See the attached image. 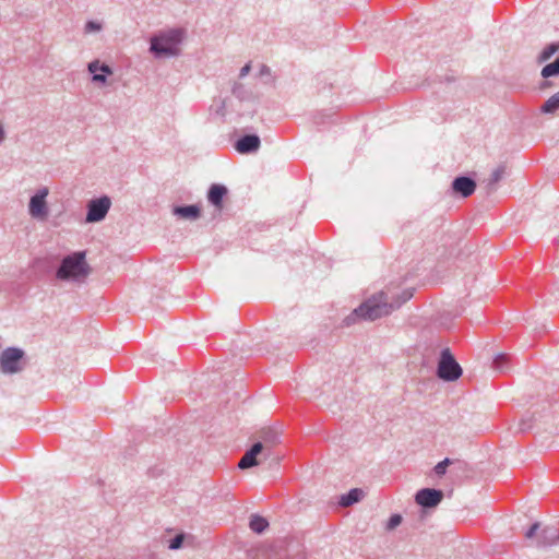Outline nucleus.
<instances>
[{
    "instance_id": "1",
    "label": "nucleus",
    "mask_w": 559,
    "mask_h": 559,
    "mask_svg": "<svg viewBox=\"0 0 559 559\" xmlns=\"http://www.w3.org/2000/svg\"><path fill=\"white\" fill-rule=\"evenodd\" d=\"M412 297V290L405 289L395 301L389 302L388 294L379 292L365 300L348 317H346L345 324L350 325L355 323L357 319L374 321L381 317L390 314L394 309L400 308Z\"/></svg>"
},
{
    "instance_id": "34",
    "label": "nucleus",
    "mask_w": 559,
    "mask_h": 559,
    "mask_svg": "<svg viewBox=\"0 0 559 559\" xmlns=\"http://www.w3.org/2000/svg\"><path fill=\"white\" fill-rule=\"evenodd\" d=\"M259 74H260L261 76H263V75H270V74H271V69H270V67H267L266 64H262V66L260 67Z\"/></svg>"
},
{
    "instance_id": "37",
    "label": "nucleus",
    "mask_w": 559,
    "mask_h": 559,
    "mask_svg": "<svg viewBox=\"0 0 559 559\" xmlns=\"http://www.w3.org/2000/svg\"><path fill=\"white\" fill-rule=\"evenodd\" d=\"M5 139V131H4V128L2 126V123L0 122V143H2Z\"/></svg>"
},
{
    "instance_id": "22",
    "label": "nucleus",
    "mask_w": 559,
    "mask_h": 559,
    "mask_svg": "<svg viewBox=\"0 0 559 559\" xmlns=\"http://www.w3.org/2000/svg\"><path fill=\"white\" fill-rule=\"evenodd\" d=\"M233 95L239 100L243 102L249 98V92L246 90L245 85L236 82L231 88Z\"/></svg>"
},
{
    "instance_id": "28",
    "label": "nucleus",
    "mask_w": 559,
    "mask_h": 559,
    "mask_svg": "<svg viewBox=\"0 0 559 559\" xmlns=\"http://www.w3.org/2000/svg\"><path fill=\"white\" fill-rule=\"evenodd\" d=\"M102 24L96 21H87L84 26L85 33L99 32L102 29Z\"/></svg>"
},
{
    "instance_id": "11",
    "label": "nucleus",
    "mask_w": 559,
    "mask_h": 559,
    "mask_svg": "<svg viewBox=\"0 0 559 559\" xmlns=\"http://www.w3.org/2000/svg\"><path fill=\"white\" fill-rule=\"evenodd\" d=\"M263 451L262 442H255L249 450L246 451L243 456L238 463L240 469H246L258 465L257 456Z\"/></svg>"
},
{
    "instance_id": "23",
    "label": "nucleus",
    "mask_w": 559,
    "mask_h": 559,
    "mask_svg": "<svg viewBox=\"0 0 559 559\" xmlns=\"http://www.w3.org/2000/svg\"><path fill=\"white\" fill-rule=\"evenodd\" d=\"M177 222L197 221L201 216V212H173Z\"/></svg>"
},
{
    "instance_id": "36",
    "label": "nucleus",
    "mask_w": 559,
    "mask_h": 559,
    "mask_svg": "<svg viewBox=\"0 0 559 559\" xmlns=\"http://www.w3.org/2000/svg\"><path fill=\"white\" fill-rule=\"evenodd\" d=\"M217 112H218L219 115H222V116H224V115H225V100H224V99H222V100H221V106H219V108H218Z\"/></svg>"
},
{
    "instance_id": "38",
    "label": "nucleus",
    "mask_w": 559,
    "mask_h": 559,
    "mask_svg": "<svg viewBox=\"0 0 559 559\" xmlns=\"http://www.w3.org/2000/svg\"><path fill=\"white\" fill-rule=\"evenodd\" d=\"M551 86V83L549 81H544L542 84H540V88H548Z\"/></svg>"
},
{
    "instance_id": "5",
    "label": "nucleus",
    "mask_w": 559,
    "mask_h": 559,
    "mask_svg": "<svg viewBox=\"0 0 559 559\" xmlns=\"http://www.w3.org/2000/svg\"><path fill=\"white\" fill-rule=\"evenodd\" d=\"M25 353L19 347H8L0 354V369L3 373L20 372L24 367Z\"/></svg>"
},
{
    "instance_id": "25",
    "label": "nucleus",
    "mask_w": 559,
    "mask_h": 559,
    "mask_svg": "<svg viewBox=\"0 0 559 559\" xmlns=\"http://www.w3.org/2000/svg\"><path fill=\"white\" fill-rule=\"evenodd\" d=\"M86 217H85V222L86 223H97V222H102L103 219H105L106 217V214L108 212H86Z\"/></svg>"
},
{
    "instance_id": "14",
    "label": "nucleus",
    "mask_w": 559,
    "mask_h": 559,
    "mask_svg": "<svg viewBox=\"0 0 559 559\" xmlns=\"http://www.w3.org/2000/svg\"><path fill=\"white\" fill-rule=\"evenodd\" d=\"M261 441L263 444V449H271L272 447L280 443V433L275 429H265L261 432Z\"/></svg>"
},
{
    "instance_id": "10",
    "label": "nucleus",
    "mask_w": 559,
    "mask_h": 559,
    "mask_svg": "<svg viewBox=\"0 0 559 559\" xmlns=\"http://www.w3.org/2000/svg\"><path fill=\"white\" fill-rule=\"evenodd\" d=\"M227 194L228 189L226 186L213 183L207 191V200L216 210H222L224 198H226Z\"/></svg>"
},
{
    "instance_id": "20",
    "label": "nucleus",
    "mask_w": 559,
    "mask_h": 559,
    "mask_svg": "<svg viewBox=\"0 0 559 559\" xmlns=\"http://www.w3.org/2000/svg\"><path fill=\"white\" fill-rule=\"evenodd\" d=\"M559 51V43H551L546 46L543 51L539 53L537 60L539 63H543L550 59L556 52Z\"/></svg>"
},
{
    "instance_id": "24",
    "label": "nucleus",
    "mask_w": 559,
    "mask_h": 559,
    "mask_svg": "<svg viewBox=\"0 0 559 559\" xmlns=\"http://www.w3.org/2000/svg\"><path fill=\"white\" fill-rule=\"evenodd\" d=\"M508 360L509 356L507 354H498L492 361L493 368L501 372L506 371Z\"/></svg>"
},
{
    "instance_id": "32",
    "label": "nucleus",
    "mask_w": 559,
    "mask_h": 559,
    "mask_svg": "<svg viewBox=\"0 0 559 559\" xmlns=\"http://www.w3.org/2000/svg\"><path fill=\"white\" fill-rule=\"evenodd\" d=\"M36 219L45 221L48 216V212H29Z\"/></svg>"
},
{
    "instance_id": "19",
    "label": "nucleus",
    "mask_w": 559,
    "mask_h": 559,
    "mask_svg": "<svg viewBox=\"0 0 559 559\" xmlns=\"http://www.w3.org/2000/svg\"><path fill=\"white\" fill-rule=\"evenodd\" d=\"M87 70L88 72H100V74H105L106 76L107 75H111L114 72H112V69L106 64V63H100L99 60H93L91 61L88 64H87Z\"/></svg>"
},
{
    "instance_id": "30",
    "label": "nucleus",
    "mask_w": 559,
    "mask_h": 559,
    "mask_svg": "<svg viewBox=\"0 0 559 559\" xmlns=\"http://www.w3.org/2000/svg\"><path fill=\"white\" fill-rule=\"evenodd\" d=\"M182 542H183V537H182L181 535H177V536H175V537L170 540L169 548H170V549H178V548H180V547H181Z\"/></svg>"
},
{
    "instance_id": "17",
    "label": "nucleus",
    "mask_w": 559,
    "mask_h": 559,
    "mask_svg": "<svg viewBox=\"0 0 559 559\" xmlns=\"http://www.w3.org/2000/svg\"><path fill=\"white\" fill-rule=\"evenodd\" d=\"M504 174H506L504 166H499L491 173V175L489 176V178L487 180V189L489 192L496 190L497 183L503 178Z\"/></svg>"
},
{
    "instance_id": "26",
    "label": "nucleus",
    "mask_w": 559,
    "mask_h": 559,
    "mask_svg": "<svg viewBox=\"0 0 559 559\" xmlns=\"http://www.w3.org/2000/svg\"><path fill=\"white\" fill-rule=\"evenodd\" d=\"M402 515L401 514H392L390 519L386 522L385 528L388 531H392L395 527H397L402 523Z\"/></svg>"
},
{
    "instance_id": "29",
    "label": "nucleus",
    "mask_w": 559,
    "mask_h": 559,
    "mask_svg": "<svg viewBox=\"0 0 559 559\" xmlns=\"http://www.w3.org/2000/svg\"><path fill=\"white\" fill-rule=\"evenodd\" d=\"M92 73V82L105 85L107 84V78L105 74H100L98 72H91Z\"/></svg>"
},
{
    "instance_id": "8",
    "label": "nucleus",
    "mask_w": 559,
    "mask_h": 559,
    "mask_svg": "<svg viewBox=\"0 0 559 559\" xmlns=\"http://www.w3.org/2000/svg\"><path fill=\"white\" fill-rule=\"evenodd\" d=\"M451 189L454 194L467 198L475 192L476 182L471 177L459 176L452 181Z\"/></svg>"
},
{
    "instance_id": "6",
    "label": "nucleus",
    "mask_w": 559,
    "mask_h": 559,
    "mask_svg": "<svg viewBox=\"0 0 559 559\" xmlns=\"http://www.w3.org/2000/svg\"><path fill=\"white\" fill-rule=\"evenodd\" d=\"M539 523L536 522L532 524V526L526 531L525 537L527 539L536 536V546L537 547H550L559 543V531L552 526L544 527L538 534Z\"/></svg>"
},
{
    "instance_id": "16",
    "label": "nucleus",
    "mask_w": 559,
    "mask_h": 559,
    "mask_svg": "<svg viewBox=\"0 0 559 559\" xmlns=\"http://www.w3.org/2000/svg\"><path fill=\"white\" fill-rule=\"evenodd\" d=\"M111 199L108 195H102L88 201L86 210H110Z\"/></svg>"
},
{
    "instance_id": "2",
    "label": "nucleus",
    "mask_w": 559,
    "mask_h": 559,
    "mask_svg": "<svg viewBox=\"0 0 559 559\" xmlns=\"http://www.w3.org/2000/svg\"><path fill=\"white\" fill-rule=\"evenodd\" d=\"M90 270L86 251H74L63 257L56 271V277L60 281L81 282L87 277Z\"/></svg>"
},
{
    "instance_id": "3",
    "label": "nucleus",
    "mask_w": 559,
    "mask_h": 559,
    "mask_svg": "<svg viewBox=\"0 0 559 559\" xmlns=\"http://www.w3.org/2000/svg\"><path fill=\"white\" fill-rule=\"evenodd\" d=\"M183 40V31L173 28L167 32H160L151 37L150 51L156 58L177 57L180 55V44Z\"/></svg>"
},
{
    "instance_id": "12",
    "label": "nucleus",
    "mask_w": 559,
    "mask_h": 559,
    "mask_svg": "<svg viewBox=\"0 0 559 559\" xmlns=\"http://www.w3.org/2000/svg\"><path fill=\"white\" fill-rule=\"evenodd\" d=\"M49 191L47 187L40 188L29 200L28 210H47L46 198Z\"/></svg>"
},
{
    "instance_id": "7",
    "label": "nucleus",
    "mask_w": 559,
    "mask_h": 559,
    "mask_svg": "<svg viewBox=\"0 0 559 559\" xmlns=\"http://www.w3.org/2000/svg\"><path fill=\"white\" fill-rule=\"evenodd\" d=\"M443 499V491L435 488H423L416 492L415 501L423 508H435Z\"/></svg>"
},
{
    "instance_id": "31",
    "label": "nucleus",
    "mask_w": 559,
    "mask_h": 559,
    "mask_svg": "<svg viewBox=\"0 0 559 559\" xmlns=\"http://www.w3.org/2000/svg\"><path fill=\"white\" fill-rule=\"evenodd\" d=\"M173 210H187V211H190V210H201V209L197 204H191V205H176V206L173 207Z\"/></svg>"
},
{
    "instance_id": "33",
    "label": "nucleus",
    "mask_w": 559,
    "mask_h": 559,
    "mask_svg": "<svg viewBox=\"0 0 559 559\" xmlns=\"http://www.w3.org/2000/svg\"><path fill=\"white\" fill-rule=\"evenodd\" d=\"M250 70H251V66H250V63L245 64V66L240 69L239 76H240V78H245L246 75H248V74H249Z\"/></svg>"
},
{
    "instance_id": "9",
    "label": "nucleus",
    "mask_w": 559,
    "mask_h": 559,
    "mask_svg": "<svg viewBox=\"0 0 559 559\" xmlns=\"http://www.w3.org/2000/svg\"><path fill=\"white\" fill-rule=\"evenodd\" d=\"M261 140L257 134H246L239 138L235 144L237 152L241 154L254 153L260 148Z\"/></svg>"
},
{
    "instance_id": "15",
    "label": "nucleus",
    "mask_w": 559,
    "mask_h": 559,
    "mask_svg": "<svg viewBox=\"0 0 559 559\" xmlns=\"http://www.w3.org/2000/svg\"><path fill=\"white\" fill-rule=\"evenodd\" d=\"M249 527L252 532L262 534L269 527V522L261 515L252 514L250 516Z\"/></svg>"
},
{
    "instance_id": "27",
    "label": "nucleus",
    "mask_w": 559,
    "mask_h": 559,
    "mask_svg": "<svg viewBox=\"0 0 559 559\" xmlns=\"http://www.w3.org/2000/svg\"><path fill=\"white\" fill-rule=\"evenodd\" d=\"M451 464V460L445 457L443 461L439 462L436 466H435V473L438 475V476H442L445 474L447 472V467Z\"/></svg>"
},
{
    "instance_id": "13",
    "label": "nucleus",
    "mask_w": 559,
    "mask_h": 559,
    "mask_svg": "<svg viewBox=\"0 0 559 559\" xmlns=\"http://www.w3.org/2000/svg\"><path fill=\"white\" fill-rule=\"evenodd\" d=\"M364 496V491L359 488H353L347 493L342 495L338 504L343 508L353 506L354 503H357L360 501V499Z\"/></svg>"
},
{
    "instance_id": "18",
    "label": "nucleus",
    "mask_w": 559,
    "mask_h": 559,
    "mask_svg": "<svg viewBox=\"0 0 559 559\" xmlns=\"http://www.w3.org/2000/svg\"><path fill=\"white\" fill-rule=\"evenodd\" d=\"M559 109V91L550 96L542 106L540 111L544 114H554Z\"/></svg>"
},
{
    "instance_id": "35",
    "label": "nucleus",
    "mask_w": 559,
    "mask_h": 559,
    "mask_svg": "<svg viewBox=\"0 0 559 559\" xmlns=\"http://www.w3.org/2000/svg\"><path fill=\"white\" fill-rule=\"evenodd\" d=\"M531 428H532V425L527 424L526 419L521 420L520 427H519L520 431H526L527 429H531Z\"/></svg>"
},
{
    "instance_id": "4",
    "label": "nucleus",
    "mask_w": 559,
    "mask_h": 559,
    "mask_svg": "<svg viewBox=\"0 0 559 559\" xmlns=\"http://www.w3.org/2000/svg\"><path fill=\"white\" fill-rule=\"evenodd\" d=\"M437 376L444 381H455L462 376V368L449 348L440 353Z\"/></svg>"
},
{
    "instance_id": "21",
    "label": "nucleus",
    "mask_w": 559,
    "mask_h": 559,
    "mask_svg": "<svg viewBox=\"0 0 559 559\" xmlns=\"http://www.w3.org/2000/svg\"><path fill=\"white\" fill-rule=\"evenodd\" d=\"M540 74L544 79H548L551 76H558L559 75V57L556 58V60L554 62L546 64L542 69Z\"/></svg>"
}]
</instances>
